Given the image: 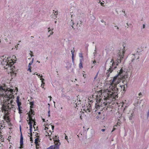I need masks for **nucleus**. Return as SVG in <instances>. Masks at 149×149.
Returning a JSON list of instances; mask_svg holds the SVG:
<instances>
[{"instance_id":"393cba45","label":"nucleus","mask_w":149,"mask_h":149,"mask_svg":"<svg viewBox=\"0 0 149 149\" xmlns=\"http://www.w3.org/2000/svg\"><path fill=\"white\" fill-rule=\"evenodd\" d=\"M120 120L119 119L118 120V122H117V124L118 125H119L120 124Z\"/></svg>"},{"instance_id":"c85d7f7f","label":"nucleus","mask_w":149,"mask_h":149,"mask_svg":"<svg viewBox=\"0 0 149 149\" xmlns=\"http://www.w3.org/2000/svg\"><path fill=\"white\" fill-rule=\"evenodd\" d=\"M33 59H32V61H31L30 63L31 64H32V63H33Z\"/></svg>"},{"instance_id":"7ed1b4c3","label":"nucleus","mask_w":149,"mask_h":149,"mask_svg":"<svg viewBox=\"0 0 149 149\" xmlns=\"http://www.w3.org/2000/svg\"><path fill=\"white\" fill-rule=\"evenodd\" d=\"M15 91L14 89L7 88L6 86H1L0 87V97H6L7 98L8 102H9L10 99L14 98V96L12 94H13V92Z\"/></svg>"},{"instance_id":"09e8293b","label":"nucleus","mask_w":149,"mask_h":149,"mask_svg":"<svg viewBox=\"0 0 149 149\" xmlns=\"http://www.w3.org/2000/svg\"><path fill=\"white\" fill-rule=\"evenodd\" d=\"M49 97L50 98V100L51 101V100L52 97L51 96H49Z\"/></svg>"},{"instance_id":"680f3d73","label":"nucleus","mask_w":149,"mask_h":149,"mask_svg":"<svg viewBox=\"0 0 149 149\" xmlns=\"http://www.w3.org/2000/svg\"><path fill=\"white\" fill-rule=\"evenodd\" d=\"M37 62H38V63H40V62L39 61H37Z\"/></svg>"},{"instance_id":"6e6552de","label":"nucleus","mask_w":149,"mask_h":149,"mask_svg":"<svg viewBox=\"0 0 149 149\" xmlns=\"http://www.w3.org/2000/svg\"><path fill=\"white\" fill-rule=\"evenodd\" d=\"M123 68H122L120 70H119V72H120V70H121L122 69V73H123V77H122V79H125V78H127L129 76V72H125V71H124L123 69ZM121 75L122 74H121Z\"/></svg>"},{"instance_id":"dca6fc26","label":"nucleus","mask_w":149,"mask_h":149,"mask_svg":"<svg viewBox=\"0 0 149 149\" xmlns=\"http://www.w3.org/2000/svg\"><path fill=\"white\" fill-rule=\"evenodd\" d=\"M80 63L79 64V67L80 68H83L82 64L81 63V60H80Z\"/></svg>"},{"instance_id":"de8ad7c7","label":"nucleus","mask_w":149,"mask_h":149,"mask_svg":"<svg viewBox=\"0 0 149 149\" xmlns=\"http://www.w3.org/2000/svg\"><path fill=\"white\" fill-rule=\"evenodd\" d=\"M77 16L79 17L80 16L79 15V14H77Z\"/></svg>"},{"instance_id":"58836bf2","label":"nucleus","mask_w":149,"mask_h":149,"mask_svg":"<svg viewBox=\"0 0 149 149\" xmlns=\"http://www.w3.org/2000/svg\"><path fill=\"white\" fill-rule=\"evenodd\" d=\"M115 129H115V128H113V129L112 130V131H111V132H113V131H114V130H115Z\"/></svg>"},{"instance_id":"4468645a","label":"nucleus","mask_w":149,"mask_h":149,"mask_svg":"<svg viewBox=\"0 0 149 149\" xmlns=\"http://www.w3.org/2000/svg\"><path fill=\"white\" fill-rule=\"evenodd\" d=\"M23 137H22V134H21L20 139V144L21 146L19 147V148H22V146L23 144Z\"/></svg>"},{"instance_id":"3c124183","label":"nucleus","mask_w":149,"mask_h":149,"mask_svg":"<svg viewBox=\"0 0 149 149\" xmlns=\"http://www.w3.org/2000/svg\"><path fill=\"white\" fill-rule=\"evenodd\" d=\"M145 27V25L144 24H143V28H144Z\"/></svg>"},{"instance_id":"6e6d98bb","label":"nucleus","mask_w":149,"mask_h":149,"mask_svg":"<svg viewBox=\"0 0 149 149\" xmlns=\"http://www.w3.org/2000/svg\"><path fill=\"white\" fill-rule=\"evenodd\" d=\"M48 30H51L50 27L48 28Z\"/></svg>"},{"instance_id":"c9c22d12","label":"nucleus","mask_w":149,"mask_h":149,"mask_svg":"<svg viewBox=\"0 0 149 149\" xmlns=\"http://www.w3.org/2000/svg\"><path fill=\"white\" fill-rule=\"evenodd\" d=\"M142 95V94L141 93H140L139 94V96H140Z\"/></svg>"},{"instance_id":"49530a36","label":"nucleus","mask_w":149,"mask_h":149,"mask_svg":"<svg viewBox=\"0 0 149 149\" xmlns=\"http://www.w3.org/2000/svg\"><path fill=\"white\" fill-rule=\"evenodd\" d=\"M35 122H34V124L33 126V127H34V128L35 129V125H36V124H35Z\"/></svg>"},{"instance_id":"7c9ffc66","label":"nucleus","mask_w":149,"mask_h":149,"mask_svg":"<svg viewBox=\"0 0 149 149\" xmlns=\"http://www.w3.org/2000/svg\"><path fill=\"white\" fill-rule=\"evenodd\" d=\"M115 27H116V29H117L118 30L119 29V28L117 26H115Z\"/></svg>"},{"instance_id":"e433bc0d","label":"nucleus","mask_w":149,"mask_h":149,"mask_svg":"<svg viewBox=\"0 0 149 149\" xmlns=\"http://www.w3.org/2000/svg\"><path fill=\"white\" fill-rule=\"evenodd\" d=\"M127 26H129L130 25H131V24H128V23H127Z\"/></svg>"},{"instance_id":"37998d69","label":"nucleus","mask_w":149,"mask_h":149,"mask_svg":"<svg viewBox=\"0 0 149 149\" xmlns=\"http://www.w3.org/2000/svg\"><path fill=\"white\" fill-rule=\"evenodd\" d=\"M105 130V129H102L101 130V131L102 132H104Z\"/></svg>"},{"instance_id":"69168bd1","label":"nucleus","mask_w":149,"mask_h":149,"mask_svg":"<svg viewBox=\"0 0 149 149\" xmlns=\"http://www.w3.org/2000/svg\"><path fill=\"white\" fill-rule=\"evenodd\" d=\"M56 22H57V21H55V23H56Z\"/></svg>"},{"instance_id":"f03ea898","label":"nucleus","mask_w":149,"mask_h":149,"mask_svg":"<svg viewBox=\"0 0 149 149\" xmlns=\"http://www.w3.org/2000/svg\"><path fill=\"white\" fill-rule=\"evenodd\" d=\"M123 49L119 50L118 53V57L117 58V63L116 64V65L115 63L113 61V59H111L110 62L109 63H106V67L107 68H108V69L107 70L108 72L106 73L108 77L109 76L110 73H111L113 70L117 68V66L118 65V63H120L123 60L124 56V54L125 52V50L126 49L124 44H123Z\"/></svg>"},{"instance_id":"4d7b16f0","label":"nucleus","mask_w":149,"mask_h":149,"mask_svg":"<svg viewBox=\"0 0 149 149\" xmlns=\"http://www.w3.org/2000/svg\"><path fill=\"white\" fill-rule=\"evenodd\" d=\"M80 118H81V119H82V118L81 116H80Z\"/></svg>"},{"instance_id":"9d476101","label":"nucleus","mask_w":149,"mask_h":149,"mask_svg":"<svg viewBox=\"0 0 149 149\" xmlns=\"http://www.w3.org/2000/svg\"><path fill=\"white\" fill-rule=\"evenodd\" d=\"M39 136H37V138L35 139V143L36 145V149H39V142H40V140L39 139Z\"/></svg>"},{"instance_id":"412c9836","label":"nucleus","mask_w":149,"mask_h":149,"mask_svg":"<svg viewBox=\"0 0 149 149\" xmlns=\"http://www.w3.org/2000/svg\"><path fill=\"white\" fill-rule=\"evenodd\" d=\"M101 22H102V23H104V24H105V25H106V24H105L106 22L105 21H104L103 19H101Z\"/></svg>"},{"instance_id":"052dcab7","label":"nucleus","mask_w":149,"mask_h":149,"mask_svg":"<svg viewBox=\"0 0 149 149\" xmlns=\"http://www.w3.org/2000/svg\"><path fill=\"white\" fill-rule=\"evenodd\" d=\"M50 31H51V30H48V32H50Z\"/></svg>"},{"instance_id":"cd10ccee","label":"nucleus","mask_w":149,"mask_h":149,"mask_svg":"<svg viewBox=\"0 0 149 149\" xmlns=\"http://www.w3.org/2000/svg\"><path fill=\"white\" fill-rule=\"evenodd\" d=\"M122 12H123V13H124V16H125V15H126V14L125 13V10H122Z\"/></svg>"},{"instance_id":"bf43d9fd","label":"nucleus","mask_w":149,"mask_h":149,"mask_svg":"<svg viewBox=\"0 0 149 149\" xmlns=\"http://www.w3.org/2000/svg\"><path fill=\"white\" fill-rule=\"evenodd\" d=\"M42 120L44 122L45 121V119H42Z\"/></svg>"},{"instance_id":"5fc2aeb1","label":"nucleus","mask_w":149,"mask_h":149,"mask_svg":"<svg viewBox=\"0 0 149 149\" xmlns=\"http://www.w3.org/2000/svg\"><path fill=\"white\" fill-rule=\"evenodd\" d=\"M45 130H46V129H48V128L47 127H46L45 128Z\"/></svg>"},{"instance_id":"0eeeda50","label":"nucleus","mask_w":149,"mask_h":149,"mask_svg":"<svg viewBox=\"0 0 149 149\" xmlns=\"http://www.w3.org/2000/svg\"><path fill=\"white\" fill-rule=\"evenodd\" d=\"M29 122L28 124L30 125L29 130L31 132L30 133H29V134H30L31 136H32L31 131L32 125V124L33 123V118H32V117L30 115H29Z\"/></svg>"},{"instance_id":"ea45409f","label":"nucleus","mask_w":149,"mask_h":149,"mask_svg":"<svg viewBox=\"0 0 149 149\" xmlns=\"http://www.w3.org/2000/svg\"><path fill=\"white\" fill-rule=\"evenodd\" d=\"M53 32H50V35H52L53 34Z\"/></svg>"},{"instance_id":"6ab92c4d","label":"nucleus","mask_w":149,"mask_h":149,"mask_svg":"<svg viewBox=\"0 0 149 149\" xmlns=\"http://www.w3.org/2000/svg\"><path fill=\"white\" fill-rule=\"evenodd\" d=\"M71 54H72V59L73 61V56H74V52L72 50L71 51Z\"/></svg>"},{"instance_id":"864d4df0","label":"nucleus","mask_w":149,"mask_h":149,"mask_svg":"<svg viewBox=\"0 0 149 149\" xmlns=\"http://www.w3.org/2000/svg\"><path fill=\"white\" fill-rule=\"evenodd\" d=\"M36 74V75H37L38 76H40V75H38V74Z\"/></svg>"},{"instance_id":"e2e57ef3","label":"nucleus","mask_w":149,"mask_h":149,"mask_svg":"<svg viewBox=\"0 0 149 149\" xmlns=\"http://www.w3.org/2000/svg\"><path fill=\"white\" fill-rule=\"evenodd\" d=\"M18 47V46H16V48H17V47Z\"/></svg>"},{"instance_id":"a18cd8bd","label":"nucleus","mask_w":149,"mask_h":149,"mask_svg":"<svg viewBox=\"0 0 149 149\" xmlns=\"http://www.w3.org/2000/svg\"><path fill=\"white\" fill-rule=\"evenodd\" d=\"M96 61H94L93 62V64H95V63H96Z\"/></svg>"},{"instance_id":"2eb2a0df","label":"nucleus","mask_w":149,"mask_h":149,"mask_svg":"<svg viewBox=\"0 0 149 149\" xmlns=\"http://www.w3.org/2000/svg\"><path fill=\"white\" fill-rule=\"evenodd\" d=\"M100 105L99 104H98V103L95 104V107L96 109H100Z\"/></svg>"},{"instance_id":"bb28decb","label":"nucleus","mask_w":149,"mask_h":149,"mask_svg":"<svg viewBox=\"0 0 149 149\" xmlns=\"http://www.w3.org/2000/svg\"><path fill=\"white\" fill-rule=\"evenodd\" d=\"M31 68H29V69H28L27 70L28 71L29 70L30 72H31Z\"/></svg>"},{"instance_id":"72a5a7b5","label":"nucleus","mask_w":149,"mask_h":149,"mask_svg":"<svg viewBox=\"0 0 149 149\" xmlns=\"http://www.w3.org/2000/svg\"><path fill=\"white\" fill-rule=\"evenodd\" d=\"M50 110H49L48 111V116L49 117L50 116Z\"/></svg>"},{"instance_id":"39448f33","label":"nucleus","mask_w":149,"mask_h":149,"mask_svg":"<svg viewBox=\"0 0 149 149\" xmlns=\"http://www.w3.org/2000/svg\"><path fill=\"white\" fill-rule=\"evenodd\" d=\"M126 107L124 108V112L125 113H126L127 114V116L128 117L129 119L130 120H132L134 118V109L132 110H129V111L126 112Z\"/></svg>"},{"instance_id":"f3484780","label":"nucleus","mask_w":149,"mask_h":149,"mask_svg":"<svg viewBox=\"0 0 149 149\" xmlns=\"http://www.w3.org/2000/svg\"><path fill=\"white\" fill-rule=\"evenodd\" d=\"M74 23L73 21H72V20H71L70 23V25H72L71 26L72 27V28H73V25H74Z\"/></svg>"},{"instance_id":"4c0bfd02","label":"nucleus","mask_w":149,"mask_h":149,"mask_svg":"<svg viewBox=\"0 0 149 149\" xmlns=\"http://www.w3.org/2000/svg\"><path fill=\"white\" fill-rule=\"evenodd\" d=\"M96 50H95V52H93V54H94V55L95 56V54L96 53Z\"/></svg>"},{"instance_id":"b1692460","label":"nucleus","mask_w":149,"mask_h":149,"mask_svg":"<svg viewBox=\"0 0 149 149\" xmlns=\"http://www.w3.org/2000/svg\"><path fill=\"white\" fill-rule=\"evenodd\" d=\"M12 58L13 59V60H15L14 59V58H16V56L15 55H13L12 56Z\"/></svg>"},{"instance_id":"a19ab883","label":"nucleus","mask_w":149,"mask_h":149,"mask_svg":"<svg viewBox=\"0 0 149 149\" xmlns=\"http://www.w3.org/2000/svg\"><path fill=\"white\" fill-rule=\"evenodd\" d=\"M65 139L67 140V139H68V136H65Z\"/></svg>"},{"instance_id":"9b49d317","label":"nucleus","mask_w":149,"mask_h":149,"mask_svg":"<svg viewBox=\"0 0 149 149\" xmlns=\"http://www.w3.org/2000/svg\"><path fill=\"white\" fill-rule=\"evenodd\" d=\"M132 62L135 58L136 59H138L139 58V56L138 54H132Z\"/></svg>"},{"instance_id":"ddd939ff","label":"nucleus","mask_w":149,"mask_h":149,"mask_svg":"<svg viewBox=\"0 0 149 149\" xmlns=\"http://www.w3.org/2000/svg\"><path fill=\"white\" fill-rule=\"evenodd\" d=\"M17 105H18V109H19V113H22V112L21 111L22 110L20 109V108H21V107H20V106L21 105V103L20 102H19L18 97H17Z\"/></svg>"},{"instance_id":"423d86ee","label":"nucleus","mask_w":149,"mask_h":149,"mask_svg":"<svg viewBox=\"0 0 149 149\" xmlns=\"http://www.w3.org/2000/svg\"><path fill=\"white\" fill-rule=\"evenodd\" d=\"M54 139V145L51 146L47 149H59V146L61 144L59 142V141L58 139L57 140L56 139L55 140Z\"/></svg>"},{"instance_id":"473e14b6","label":"nucleus","mask_w":149,"mask_h":149,"mask_svg":"<svg viewBox=\"0 0 149 149\" xmlns=\"http://www.w3.org/2000/svg\"><path fill=\"white\" fill-rule=\"evenodd\" d=\"M55 13H56V14L54 13V15H57L58 14V11H56L55 12Z\"/></svg>"},{"instance_id":"aec40b11","label":"nucleus","mask_w":149,"mask_h":149,"mask_svg":"<svg viewBox=\"0 0 149 149\" xmlns=\"http://www.w3.org/2000/svg\"><path fill=\"white\" fill-rule=\"evenodd\" d=\"M42 76H40V80H41V82H44V81L45 80L44 79L42 78Z\"/></svg>"},{"instance_id":"20e7f679","label":"nucleus","mask_w":149,"mask_h":149,"mask_svg":"<svg viewBox=\"0 0 149 149\" xmlns=\"http://www.w3.org/2000/svg\"><path fill=\"white\" fill-rule=\"evenodd\" d=\"M125 91V87L124 85H118L117 87L113 90L108 94V98H105L104 97L103 99L107 100L110 98H115L117 96L118 94L120 92L122 91V93H124Z\"/></svg>"},{"instance_id":"a211bd4d","label":"nucleus","mask_w":149,"mask_h":149,"mask_svg":"<svg viewBox=\"0 0 149 149\" xmlns=\"http://www.w3.org/2000/svg\"><path fill=\"white\" fill-rule=\"evenodd\" d=\"M45 84V82H42V84H41V87L43 89H44V90H45V88H44V85Z\"/></svg>"},{"instance_id":"774afa93","label":"nucleus","mask_w":149,"mask_h":149,"mask_svg":"<svg viewBox=\"0 0 149 149\" xmlns=\"http://www.w3.org/2000/svg\"><path fill=\"white\" fill-rule=\"evenodd\" d=\"M98 113V114H100V112H99Z\"/></svg>"},{"instance_id":"4be33fe9","label":"nucleus","mask_w":149,"mask_h":149,"mask_svg":"<svg viewBox=\"0 0 149 149\" xmlns=\"http://www.w3.org/2000/svg\"><path fill=\"white\" fill-rule=\"evenodd\" d=\"M91 18L93 20L94 19H95V17L93 15H92L91 16Z\"/></svg>"},{"instance_id":"13d9d810","label":"nucleus","mask_w":149,"mask_h":149,"mask_svg":"<svg viewBox=\"0 0 149 149\" xmlns=\"http://www.w3.org/2000/svg\"><path fill=\"white\" fill-rule=\"evenodd\" d=\"M0 137L1 138H2L3 137V136L1 135V136H0Z\"/></svg>"},{"instance_id":"5701e85b","label":"nucleus","mask_w":149,"mask_h":149,"mask_svg":"<svg viewBox=\"0 0 149 149\" xmlns=\"http://www.w3.org/2000/svg\"><path fill=\"white\" fill-rule=\"evenodd\" d=\"M3 60V58H0V65L1 64V61H2Z\"/></svg>"},{"instance_id":"8fccbe9b","label":"nucleus","mask_w":149,"mask_h":149,"mask_svg":"<svg viewBox=\"0 0 149 149\" xmlns=\"http://www.w3.org/2000/svg\"><path fill=\"white\" fill-rule=\"evenodd\" d=\"M0 141H2V142H3V139H1V140H0Z\"/></svg>"},{"instance_id":"79ce46f5","label":"nucleus","mask_w":149,"mask_h":149,"mask_svg":"<svg viewBox=\"0 0 149 149\" xmlns=\"http://www.w3.org/2000/svg\"><path fill=\"white\" fill-rule=\"evenodd\" d=\"M30 104L31 105V106L32 105H33V102H31L30 103Z\"/></svg>"},{"instance_id":"0e129e2a","label":"nucleus","mask_w":149,"mask_h":149,"mask_svg":"<svg viewBox=\"0 0 149 149\" xmlns=\"http://www.w3.org/2000/svg\"><path fill=\"white\" fill-rule=\"evenodd\" d=\"M33 56V55H31V56L32 57V56Z\"/></svg>"},{"instance_id":"f257e3e1","label":"nucleus","mask_w":149,"mask_h":149,"mask_svg":"<svg viewBox=\"0 0 149 149\" xmlns=\"http://www.w3.org/2000/svg\"><path fill=\"white\" fill-rule=\"evenodd\" d=\"M122 69L120 70V71L119 72H118V71H117V72L118 73V75L114 77L113 78V79L111 82V84L108 88L105 90L103 93L101 92L99 93V97H98V95L96 96V101H97L98 102H100V100H101L102 97L100 95V93L101 94V95H103V96L104 95V97L105 98H108V96H107L109 95L108 94L109 93V92L112 91L116 86L117 87L118 85H120L119 84L121 80L122 79L121 77H123V74H123V73H122Z\"/></svg>"},{"instance_id":"603ef678","label":"nucleus","mask_w":149,"mask_h":149,"mask_svg":"<svg viewBox=\"0 0 149 149\" xmlns=\"http://www.w3.org/2000/svg\"><path fill=\"white\" fill-rule=\"evenodd\" d=\"M32 138H31H31H30V141H32Z\"/></svg>"},{"instance_id":"a878e982","label":"nucleus","mask_w":149,"mask_h":149,"mask_svg":"<svg viewBox=\"0 0 149 149\" xmlns=\"http://www.w3.org/2000/svg\"><path fill=\"white\" fill-rule=\"evenodd\" d=\"M101 5L103 6H104V3H103L102 2L100 3Z\"/></svg>"},{"instance_id":"c03bdc74","label":"nucleus","mask_w":149,"mask_h":149,"mask_svg":"<svg viewBox=\"0 0 149 149\" xmlns=\"http://www.w3.org/2000/svg\"><path fill=\"white\" fill-rule=\"evenodd\" d=\"M79 56H80V57H82V55L81 54H80Z\"/></svg>"},{"instance_id":"1a4fd4ad","label":"nucleus","mask_w":149,"mask_h":149,"mask_svg":"<svg viewBox=\"0 0 149 149\" xmlns=\"http://www.w3.org/2000/svg\"><path fill=\"white\" fill-rule=\"evenodd\" d=\"M3 57L4 56L2 57V58H3V60L1 61V64L3 65H5L6 66H4V68H7L9 66L8 64V60H7V59H5L3 58Z\"/></svg>"},{"instance_id":"f704fd0d","label":"nucleus","mask_w":149,"mask_h":149,"mask_svg":"<svg viewBox=\"0 0 149 149\" xmlns=\"http://www.w3.org/2000/svg\"><path fill=\"white\" fill-rule=\"evenodd\" d=\"M34 112V111H31V112L30 113H31V114H33V113Z\"/></svg>"},{"instance_id":"2f4dec72","label":"nucleus","mask_w":149,"mask_h":149,"mask_svg":"<svg viewBox=\"0 0 149 149\" xmlns=\"http://www.w3.org/2000/svg\"><path fill=\"white\" fill-rule=\"evenodd\" d=\"M50 126L52 127V129L53 130L54 129V126L52 125H51Z\"/></svg>"},{"instance_id":"338daca9","label":"nucleus","mask_w":149,"mask_h":149,"mask_svg":"<svg viewBox=\"0 0 149 149\" xmlns=\"http://www.w3.org/2000/svg\"><path fill=\"white\" fill-rule=\"evenodd\" d=\"M50 140H52V139L50 138Z\"/></svg>"},{"instance_id":"f8f14e48","label":"nucleus","mask_w":149,"mask_h":149,"mask_svg":"<svg viewBox=\"0 0 149 149\" xmlns=\"http://www.w3.org/2000/svg\"><path fill=\"white\" fill-rule=\"evenodd\" d=\"M13 102V100H11L10 101L9 100V101L8 102V105H10V107H11V108H10V109H12L13 110H15V108L14 107V105H13L12 104H10L12 103Z\"/></svg>"},{"instance_id":"c756f323","label":"nucleus","mask_w":149,"mask_h":149,"mask_svg":"<svg viewBox=\"0 0 149 149\" xmlns=\"http://www.w3.org/2000/svg\"><path fill=\"white\" fill-rule=\"evenodd\" d=\"M31 64H31L30 63H29V65H28V67H29V68H31Z\"/></svg>"}]
</instances>
